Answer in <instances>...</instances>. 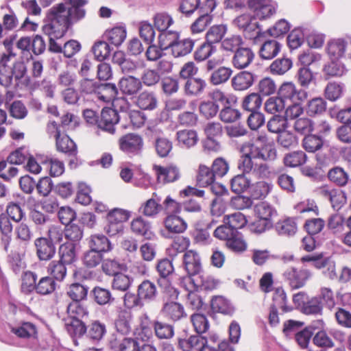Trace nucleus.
<instances>
[{
    "instance_id": "obj_59",
    "label": "nucleus",
    "mask_w": 351,
    "mask_h": 351,
    "mask_svg": "<svg viewBox=\"0 0 351 351\" xmlns=\"http://www.w3.org/2000/svg\"><path fill=\"white\" fill-rule=\"evenodd\" d=\"M323 146L321 136L315 134L306 135L302 141V147L308 152L314 153Z\"/></svg>"
},
{
    "instance_id": "obj_6",
    "label": "nucleus",
    "mask_w": 351,
    "mask_h": 351,
    "mask_svg": "<svg viewBox=\"0 0 351 351\" xmlns=\"http://www.w3.org/2000/svg\"><path fill=\"white\" fill-rule=\"evenodd\" d=\"M130 217V213L127 210L116 208L111 211L107 217L108 226L106 228L107 233L110 236L118 234L123 229L122 223Z\"/></svg>"
},
{
    "instance_id": "obj_22",
    "label": "nucleus",
    "mask_w": 351,
    "mask_h": 351,
    "mask_svg": "<svg viewBox=\"0 0 351 351\" xmlns=\"http://www.w3.org/2000/svg\"><path fill=\"white\" fill-rule=\"evenodd\" d=\"M119 86L121 91L127 95H134L142 88L140 80L132 75L122 77Z\"/></svg>"
},
{
    "instance_id": "obj_61",
    "label": "nucleus",
    "mask_w": 351,
    "mask_h": 351,
    "mask_svg": "<svg viewBox=\"0 0 351 351\" xmlns=\"http://www.w3.org/2000/svg\"><path fill=\"white\" fill-rule=\"evenodd\" d=\"M106 332V326L99 322L92 323L87 332V337L93 343L99 342Z\"/></svg>"
},
{
    "instance_id": "obj_60",
    "label": "nucleus",
    "mask_w": 351,
    "mask_h": 351,
    "mask_svg": "<svg viewBox=\"0 0 351 351\" xmlns=\"http://www.w3.org/2000/svg\"><path fill=\"white\" fill-rule=\"evenodd\" d=\"M195 280L196 287L204 291H212L216 289L219 282L212 276L204 273L199 274Z\"/></svg>"
},
{
    "instance_id": "obj_57",
    "label": "nucleus",
    "mask_w": 351,
    "mask_h": 351,
    "mask_svg": "<svg viewBox=\"0 0 351 351\" xmlns=\"http://www.w3.org/2000/svg\"><path fill=\"white\" fill-rule=\"evenodd\" d=\"M326 102L321 97H315L307 102L306 106V113L309 116L321 114L326 111Z\"/></svg>"
},
{
    "instance_id": "obj_54",
    "label": "nucleus",
    "mask_w": 351,
    "mask_h": 351,
    "mask_svg": "<svg viewBox=\"0 0 351 351\" xmlns=\"http://www.w3.org/2000/svg\"><path fill=\"white\" fill-rule=\"evenodd\" d=\"M206 86V82L201 78H190L185 84V93L189 95H197L203 92Z\"/></svg>"
},
{
    "instance_id": "obj_13",
    "label": "nucleus",
    "mask_w": 351,
    "mask_h": 351,
    "mask_svg": "<svg viewBox=\"0 0 351 351\" xmlns=\"http://www.w3.org/2000/svg\"><path fill=\"white\" fill-rule=\"evenodd\" d=\"M8 327L12 334L21 339H35L37 335L36 326L29 322L10 324Z\"/></svg>"
},
{
    "instance_id": "obj_30",
    "label": "nucleus",
    "mask_w": 351,
    "mask_h": 351,
    "mask_svg": "<svg viewBox=\"0 0 351 351\" xmlns=\"http://www.w3.org/2000/svg\"><path fill=\"white\" fill-rule=\"evenodd\" d=\"M59 256L62 262L66 265H71L76 260V245L68 242L60 245L59 248Z\"/></svg>"
},
{
    "instance_id": "obj_21",
    "label": "nucleus",
    "mask_w": 351,
    "mask_h": 351,
    "mask_svg": "<svg viewBox=\"0 0 351 351\" xmlns=\"http://www.w3.org/2000/svg\"><path fill=\"white\" fill-rule=\"evenodd\" d=\"M112 62L117 64L123 73L129 74L134 73L138 67L136 62L126 58L122 51H116L112 57Z\"/></svg>"
},
{
    "instance_id": "obj_38",
    "label": "nucleus",
    "mask_w": 351,
    "mask_h": 351,
    "mask_svg": "<svg viewBox=\"0 0 351 351\" xmlns=\"http://www.w3.org/2000/svg\"><path fill=\"white\" fill-rule=\"evenodd\" d=\"M14 233L16 239L21 242L20 247L26 248L33 236L29 226L27 223L21 222L16 226Z\"/></svg>"
},
{
    "instance_id": "obj_3",
    "label": "nucleus",
    "mask_w": 351,
    "mask_h": 351,
    "mask_svg": "<svg viewBox=\"0 0 351 351\" xmlns=\"http://www.w3.org/2000/svg\"><path fill=\"white\" fill-rule=\"evenodd\" d=\"M313 274L309 269L288 268L283 273L285 281L292 289H298L304 287Z\"/></svg>"
},
{
    "instance_id": "obj_5",
    "label": "nucleus",
    "mask_w": 351,
    "mask_h": 351,
    "mask_svg": "<svg viewBox=\"0 0 351 351\" xmlns=\"http://www.w3.org/2000/svg\"><path fill=\"white\" fill-rule=\"evenodd\" d=\"M183 265L189 276L183 281L191 282V276L199 274L202 271V263L199 255L194 250L186 251L183 256Z\"/></svg>"
},
{
    "instance_id": "obj_45",
    "label": "nucleus",
    "mask_w": 351,
    "mask_h": 351,
    "mask_svg": "<svg viewBox=\"0 0 351 351\" xmlns=\"http://www.w3.org/2000/svg\"><path fill=\"white\" fill-rule=\"evenodd\" d=\"M276 230L280 235L292 236L297 231V224L293 219L287 218L276 223Z\"/></svg>"
},
{
    "instance_id": "obj_29",
    "label": "nucleus",
    "mask_w": 351,
    "mask_h": 351,
    "mask_svg": "<svg viewBox=\"0 0 351 351\" xmlns=\"http://www.w3.org/2000/svg\"><path fill=\"white\" fill-rule=\"evenodd\" d=\"M66 264L60 260L52 261L47 267V271L54 280L62 281L66 276Z\"/></svg>"
},
{
    "instance_id": "obj_46",
    "label": "nucleus",
    "mask_w": 351,
    "mask_h": 351,
    "mask_svg": "<svg viewBox=\"0 0 351 351\" xmlns=\"http://www.w3.org/2000/svg\"><path fill=\"white\" fill-rule=\"evenodd\" d=\"M180 38L178 32L165 30L159 35V46L162 49H170Z\"/></svg>"
},
{
    "instance_id": "obj_53",
    "label": "nucleus",
    "mask_w": 351,
    "mask_h": 351,
    "mask_svg": "<svg viewBox=\"0 0 351 351\" xmlns=\"http://www.w3.org/2000/svg\"><path fill=\"white\" fill-rule=\"evenodd\" d=\"M133 279L128 275L118 272L113 276L112 287L113 289L125 291L131 286Z\"/></svg>"
},
{
    "instance_id": "obj_24",
    "label": "nucleus",
    "mask_w": 351,
    "mask_h": 351,
    "mask_svg": "<svg viewBox=\"0 0 351 351\" xmlns=\"http://www.w3.org/2000/svg\"><path fill=\"white\" fill-rule=\"evenodd\" d=\"M90 249L100 253L107 252L112 250V245L108 239L103 234L92 235L88 241Z\"/></svg>"
},
{
    "instance_id": "obj_36",
    "label": "nucleus",
    "mask_w": 351,
    "mask_h": 351,
    "mask_svg": "<svg viewBox=\"0 0 351 351\" xmlns=\"http://www.w3.org/2000/svg\"><path fill=\"white\" fill-rule=\"evenodd\" d=\"M280 47V44L275 40L265 41L259 50L261 58L265 60L272 59L279 53Z\"/></svg>"
},
{
    "instance_id": "obj_58",
    "label": "nucleus",
    "mask_w": 351,
    "mask_h": 351,
    "mask_svg": "<svg viewBox=\"0 0 351 351\" xmlns=\"http://www.w3.org/2000/svg\"><path fill=\"white\" fill-rule=\"evenodd\" d=\"M55 280L50 276L41 278L36 287V292L40 295H49L56 290Z\"/></svg>"
},
{
    "instance_id": "obj_19",
    "label": "nucleus",
    "mask_w": 351,
    "mask_h": 351,
    "mask_svg": "<svg viewBox=\"0 0 351 351\" xmlns=\"http://www.w3.org/2000/svg\"><path fill=\"white\" fill-rule=\"evenodd\" d=\"M132 320L133 316L131 313L123 311L119 313L114 324L119 335H128L132 331Z\"/></svg>"
},
{
    "instance_id": "obj_47",
    "label": "nucleus",
    "mask_w": 351,
    "mask_h": 351,
    "mask_svg": "<svg viewBox=\"0 0 351 351\" xmlns=\"http://www.w3.org/2000/svg\"><path fill=\"white\" fill-rule=\"evenodd\" d=\"M117 94V88L114 84H100L97 97L105 102H110L115 99Z\"/></svg>"
},
{
    "instance_id": "obj_12",
    "label": "nucleus",
    "mask_w": 351,
    "mask_h": 351,
    "mask_svg": "<svg viewBox=\"0 0 351 351\" xmlns=\"http://www.w3.org/2000/svg\"><path fill=\"white\" fill-rule=\"evenodd\" d=\"M153 169L158 180L162 183L175 182L180 177V169L174 165H170L166 167L154 165Z\"/></svg>"
},
{
    "instance_id": "obj_56",
    "label": "nucleus",
    "mask_w": 351,
    "mask_h": 351,
    "mask_svg": "<svg viewBox=\"0 0 351 351\" xmlns=\"http://www.w3.org/2000/svg\"><path fill=\"white\" fill-rule=\"evenodd\" d=\"M232 73V71L231 69L221 66L212 73L210 77V82L211 84L216 86L222 84L230 79Z\"/></svg>"
},
{
    "instance_id": "obj_51",
    "label": "nucleus",
    "mask_w": 351,
    "mask_h": 351,
    "mask_svg": "<svg viewBox=\"0 0 351 351\" xmlns=\"http://www.w3.org/2000/svg\"><path fill=\"white\" fill-rule=\"evenodd\" d=\"M160 198H150L147 200L140 208V212L147 217H154L161 210Z\"/></svg>"
},
{
    "instance_id": "obj_62",
    "label": "nucleus",
    "mask_w": 351,
    "mask_h": 351,
    "mask_svg": "<svg viewBox=\"0 0 351 351\" xmlns=\"http://www.w3.org/2000/svg\"><path fill=\"white\" fill-rule=\"evenodd\" d=\"M230 184L232 191L237 194H239L247 189L249 190L250 180L245 174H240L234 176L231 180Z\"/></svg>"
},
{
    "instance_id": "obj_4",
    "label": "nucleus",
    "mask_w": 351,
    "mask_h": 351,
    "mask_svg": "<svg viewBox=\"0 0 351 351\" xmlns=\"http://www.w3.org/2000/svg\"><path fill=\"white\" fill-rule=\"evenodd\" d=\"M278 96L282 99L285 104L287 101L295 104L304 101L308 95L306 90L297 88L293 82H285L278 90Z\"/></svg>"
},
{
    "instance_id": "obj_20",
    "label": "nucleus",
    "mask_w": 351,
    "mask_h": 351,
    "mask_svg": "<svg viewBox=\"0 0 351 351\" xmlns=\"http://www.w3.org/2000/svg\"><path fill=\"white\" fill-rule=\"evenodd\" d=\"M195 42L191 38H179L170 49L171 53L175 58L184 57L192 51Z\"/></svg>"
},
{
    "instance_id": "obj_48",
    "label": "nucleus",
    "mask_w": 351,
    "mask_h": 351,
    "mask_svg": "<svg viewBox=\"0 0 351 351\" xmlns=\"http://www.w3.org/2000/svg\"><path fill=\"white\" fill-rule=\"evenodd\" d=\"M241 151L243 152V155L241 156L239 162V168L243 171V174H252L256 165V164L252 161L254 156L251 155L250 151L245 150V144L243 145Z\"/></svg>"
},
{
    "instance_id": "obj_41",
    "label": "nucleus",
    "mask_w": 351,
    "mask_h": 351,
    "mask_svg": "<svg viewBox=\"0 0 351 351\" xmlns=\"http://www.w3.org/2000/svg\"><path fill=\"white\" fill-rule=\"evenodd\" d=\"M211 308L214 312L228 315L233 312V307L229 301L221 295L215 296L211 300Z\"/></svg>"
},
{
    "instance_id": "obj_39",
    "label": "nucleus",
    "mask_w": 351,
    "mask_h": 351,
    "mask_svg": "<svg viewBox=\"0 0 351 351\" xmlns=\"http://www.w3.org/2000/svg\"><path fill=\"white\" fill-rule=\"evenodd\" d=\"M328 178L330 182L339 186H344L347 184L349 176L341 167H335L328 172Z\"/></svg>"
},
{
    "instance_id": "obj_27",
    "label": "nucleus",
    "mask_w": 351,
    "mask_h": 351,
    "mask_svg": "<svg viewBox=\"0 0 351 351\" xmlns=\"http://www.w3.org/2000/svg\"><path fill=\"white\" fill-rule=\"evenodd\" d=\"M56 146L58 152L69 156H75L77 154L75 143L64 133L56 140Z\"/></svg>"
},
{
    "instance_id": "obj_64",
    "label": "nucleus",
    "mask_w": 351,
    "mask_h": 351,
    "mask_svg": "<svg viewBox=\"0 0 351 351\" xmlns=\"http://www.w3.org/2000/svg\"><path fill=\"white\" fill-rule=\"evenodd\" d=\"M216 52V47L208 42L203 43L194 53V58L197 62L204 61Z\"/></svg>"
},
{
    "instance_id": "obj_43",
    "label": "nucleus",
    "mask_w": 351,
    "mask_h": 351,
    "mask_svg": "<svg viewBox=\"0 0 351 351\" xmlns=\"http://www.w3.org/2000/svg\"><path fill=\"white\" fill-rule=\"evenodd\" d=\"M137 293L142 300H152L156 298L157 291L156 285L153 282L149 280H144L138 286Z\"/></svg>"
},
{
    "instance_id": "obj_55",
    "label": "nucleus",
    "mask_w": 351,
    "mask_h": 351,
    "mask_svg": "<svg viewBox=\"0 0 351 351\" xmlns=\"http://www.w3.org/2000/svg\"><path fill=\"white\" fill-rule=\"evenodd\" d=\"M287 298L285 290L281 288H277L273 295L272 307L280 308L283 312H288L292 310V307L287 305Z\"/></svg>"
},
{
    "instance_id": "obj_18",
    "label": "nucleus",
    "mask_w": 351,
    "mask_h": 351,
    "mask_svg": "<svg viewBox=\"0 0 351 351\" xmlns=\"http://www.w3.org/2000/svg\"><path fill=\"white\" fill-rule=\"evenodd\" d=\"M65 328L76 346L79 344L77 338H80L86 332V325L80 319H66Z\"/></svg>"
},
{
    "instance_id": "obj_35",
    "label": "nucleus",
    "mask_w": 351,
    "mask_h": 351,
    "mask_svg": "<svg viewBox=\"0 0 351 351\" xmlns=\"http://www.w3.org/2000/svg\"><path fill=\"white\" fill-rule=\"evenodd\" d=\"M38 160L40 164L47 165V168L49 169V173L51 176H59L64 171V163L58 159L43 156V157L39 158Z\"/></svg>"
},
{
    "instance_id": "obj_40",
    "label": "nucleus",
    "mask_w": 351,
    "mask_h": 351,
    "mask_svg": "<svg viewBox=\"0 0 351 351\" xmlns=\"http://www.w3.org/2000/svg\"><path fill=\"white\" fill-rule=\"evenodd\" d=\"M346 42L343 39H335L328 44V53L332 60L341 58L346 51Z\"/></svg>"
},
{
    "instance_id": "obj_7",
    "label": "nucleus",
    "mask_w": 351,
    "mask_h": 351,
    "mask_svg": "<svg viewBox=\"0 0 351 351\" xmlns=\"http://www.w3.org/2000/svg\"><path fill=\"white\" fill-rule=\"evenodd\" d=\"M119 145L120 149L125 153L138 154L143 149V140L140 135L130 133L119 138Z\"/></svg>"
},
{
    "instance_id": "obj_14",
    "label": "nucleus",
    "mask_w": 351,
    "mask_h": 351,
    "mask_svg": "<svg viewBox=\"0 0 351 351\" xmlns=\"http://www.w3.org/2000/svg\"><path fill=\"white\" fill-rule=\"evenodd\" d=\"M156 269L159 275V278L157 279L158 286L163 289H167L170 286L169 277L174 269L171 261L167 258L160 260L156 265Z\"/></svg>"
},
{
    "instance_id": "obj_49",
    "label": "nucleus",
    "mask_w": 351,
    "mask_h": 351,
    "mask_svg": "<svg viewBox=\"0 0 351 351\" xmlns=\"http://www.w3.org/2000/svg\"><path fill=\"white\" fill-rule=\"evenodd\" d=\"M271 185L264 181L256 182L250 185L249 193L256 199H261L269 193Z\"/></svg>"
},
{
    "instance_id": "obj_44",
    "label": "nucleus",
    "mask_w": 351,
    "mask_h": 351,
    "mask_svg": "<svg viewBox=\"0 0 351 351\" xmlns=\"http://www.w3.org/2000/svg\"><path fill=\"white\" fill-rule=\"evenodd\" d=\"M141 85L147 87H153L156 86L160 80V75L158 71L153 69H146L141 75Z\"/></svg>"
},
{
    "instance_id": "obj_31",
    "label": "nucleus",
    "mask_w": 351,
    "mask_h": 351,
    "mask_svg": "<svg viewBox=\"0 0 351 351\" xmlns=\"http://www.w3.org/2000/svg\"><path fill=\"white\" fill-rule=\"evenodd\" d=\"M126 29L123 27H115L105 32L104 37L110 44L119 47L125 40Z\"/></svg>"
},
{
    "instance_id": "obj_32",
    "label": "nucleus",
    "mask_w": 351,
    "mask_h": 351,
    "mask_svg": "<svg viewBox=\"0 0 351 351\" xmlns=\"http://www.w3.org/2000/svg\"><path fill=\"white\" fill-rule=\"evenodd\" d=\"M131 229L136 234L143 236L147 239H151L154 237L149 223L142 217H137L132 221Z\"/></svg>"
},
{
    "instance_id": "obj_15",
    "label": "nucleus",
    "mask_w": 351,
    "mask_h": 351,
    "mask_svg": "<svg viewBox=\"0 0 351 351\" xmlns=\"http://www.w3.org/2000/svg\"><path fill=\"white\" fill-rule=\"evenodd\" d=\"M254 53L250 48L241 47L237 49L232 58V64L237 69L247 67L253 61Z\"/></svg>"
},
{
    "instance_id": "obj_8",
    "label": "nucleus",
    "mask_w": 351,
    "mask_h": 351,
    "mask_svg": "<svg viewBox=\"0 0 351 351\" xmlns=\"http://www.w3.org/2000/svg\"><path fill=\"white\" fill-rule=\"evenodd\" d=\"M248 7L258 19H265L276 12V5L271 0H248Z\"/></svg>"
},
{
    "instance_id": "obj_26",
    "label": "nucleus",
    "mask_w": 351,
    "mask_h": 351,
    "mask_svg": "<svg viewBox=\"0 0 351 351\" xmlns=\"http://www.w3.org/2000/svg\"><path fill=\"white\" fill-rule=\"evenodd\" d=\"M162 311L167 317L173 321H178L186 316L183 306L178 302H171L165 304Z\"/></svg>"
},
{
    "instance_id": "obj_63",
    "label": "nucleus",
    "mask_w": 351,
    "mask_h": 351,
    "mask_svg": "<svg viewBox=\"0 0 351 351\" xmlns=\"http://www.w3.org/2000/svg\"><path fill=\"white\" fill-rule=\"evenodd\" d=\"M102 260V254L91 249L84 252L82 256L83 264L88 268L97 267L101 263Z\"/></svg>"
},
{
    "instance_id": "obj_17",
    "label": "nucleus",
    "mask_w": 351,
    "mask_h": 351,
    "mask_svg": "<svg viewBox=\"0 0 351 351\" xmlns=\"http://www.w3.org/2000/svg\"><path fill=\"white\" fill-rule=\"evenodd\" d=\"M207 341V338L202 335H191L188 339H180L178 346L183 351H200Z\"/></svg>"
},
{
    "instance_id": "obj_10",
    "label": "nucleus",
    "mask_w": 351,
    "mask_h": 351,
    "mask_svg": "<svg viewBox=\"0 0 351 351\" xmlns=\"http://www.w3.org/2000/svg\"><path fill=\"white\" fill-rule=\"evenodd\" d=\"M36 253L40 261L51 260L56 254V247L46 237H39L34 240Z\"/></svg>"
},
{
    "instance_id": "obj_52",
    "label": "nucleus",
    "mask_w": 351,
    "mask_h": 351,
    "mask_svg": "<svg viewBox=\"0 0 351 351\" xmlns=\"http://www.w3.org/2000/svg\"><path fill=\"white\" fill-rule=\"evenodd\" d=\"M111 51L112 49L109 44L104 40L97 41L92 47L95 58L98 61L107 59L110 56Z\"/></svg>"
},
{
    "instance_id": "obj_37",
    "label": "nucleus",
    "mask_w": 351,
    "mask_h": 351,
    "mask_svg": "<svg viewBox=\"0 0 351 351\" xmlns=\"http://www.w3.org/2000/svg\"><path fill=\"white\" fill-rule=\"evenodd\" d=\"M176 138L178 143L182 147L186 148L194 146L197 141V134L195 131L191 130H180L176 134Z\"/></svg>"
},
{
    "instance_id": "obj_25",
    "label": "nucleus",
    "mask_w": 351,
    "mask_h": 351,
    "mask_svg": "<svg viewBox=\"0 0 351 351\" xmlns=\"http://www.w3.org/2000/svg\"><path fill=\"white\" fill-rule=\"evenodd\" d=\"M88 287L82 284L75 282L70 285L66 289V295L72 302H82L87 298Z\"/></svg>"
},
{
    "instance_id": "obj_1",
    "label": "nucleus",
    "mask_w": 351,
    "mask_h": 351,
    "mask_svg": "<svg viewBox=\"0 0 351 351\" xmlns=\"http://www.w3.org/2000/svg\"><path fill=\"white\" fill-rule=\"evenodd\" d=\"M67 8L60 3L51 7L47 12L43 32L47 36L61 38L67 32L69 27L85 16L84 10H75Z\"/></svg>"
},
{
    "instance_id": "obj_33",
    "label": "nucleus",
    "mask_w": 351,
    "mask_h": 351,
    "mask_svg": "<svg viewBox=\"0 0 351 351\" xmlns=\"http://www.w3.org/2000/svg\"><path fill=\"white\" fill-rule=\"evenodd\" d=\"M215 178L212 169L204 165H199L196 177L197 183L199 186H208L213 183Z\"/></svg>"
},
{
    "instance_id": "obj_11",
    "label": "nucleus",
    "mask_w": 351,
    "mask_h": 351,
    "mask_svg": "<svg viewBox=\"0 0 351 351\" xmlns=\"http://www.w3.org/2000/svg\"><path fill=\"white\" fill-rule=\"evenodd\" d=\"M119 117L115 110L110 108H106L101 110L98 121V127L110 134L115 131L114 125L118 123Z\"/></svg>"
},
{
    "instance_id": "obj_23",
    "label": "nucleus",
    "mask_w": 351,
    "mask_h": 351,
    "mask_svg": "<svg viewBox=\"0 0 351 351\" xmlns=\"http://www.w3.org/2000/svg\"><path fill=\"white\" fill-rule=\"evenodd\" d=\"M136 104L142 110H152L157 107L158 99L154 93L144 90L137 97Z\"/></svg>"
},
{
    "instance_id": "obj_42",
    "label": "nucleus",
    "mask_w": 351,
    "mask_h": 351,
    "mask_svg": "<svg viewBox=\"0 0 351 351\" xmlns=\"http://www.w3.org/2000/svg\"><path fill=\"white\" fill-rule=\"evenodd\" d=\"M94 301L99 305H106L114 302L110 291L101 287H95L93 291Z\"/></svg>"
},
{
    "instance_id": "obj_9",
    "label": "nucleus",
    "mask_w": 351,
    "mask_h": 351,
    "mask_svg": "<svg viewBox=\"0 0 351 351\" xmlns=\"http://www.w3.org/2000/svg\"><path fill=\"white\" fill-rule=\"evenodd\" d=\"M109 346L114 351H139V345L135 339L123 337L118 333L111 335Z\"/></svg>"
},
{
    "instance_id": "obj_16",
    "label": "nucleus",
    "mask_w": 351,
    "mask_h": 351,
    "mask_svg": "<svg viewBox=\"0 0 351 351\" xmlns=\"http://www.w3.org/2000/svg\"><path fill=\"white\" fill-rule=\"evenodd\" d=\"M255 79L256 75L254 73L245 71H241L232 78V86L235 90H245L252 86Z\"/></svg>"
},
{
    "instance_id": "obj_34",
    "label": "nucleus",
    "mask_w": 351,
    "mask_h": 351,
    "mask_svg": "<svg viewBox=\"0 0 351 351\" xmlns=\"http://www.w3.org/2000/svg\"><path fill=\"white\" fill-rule=\"evenodd\" d=\"M153 328L155 335L159 339H169L174 335L173 326L161 321H153Z\"/></svg>"
},
{
    "instance_id": "obj_50",
    "label": "nucleus",
    "mask_w": 351,
    "mask_h": 351,
    "mask_svg": "<svg viewBox=\"0 0 351 351\" xmlns=\"http://www.w3.org/2000/svg\"><path fill=\"white\" fill-rule=\"evenodd\" d=\"M81 302H71L66 307L67 319H80L88 313L86 308Z\"/></svg>"
},
{
    "instance_id": "obj_2",
    "label": "nucleus",
    "mask_w": 351,
    "mask_h": 351,
    "mask_svg": "<svg viewBox=\"0 0 351 351\" xmlns=\"http://www.w3.org/2000/svg\"><path fill=\"white\" fill-rule=\"evenodd\" d=\"M245 150L250 151L254 158L263 160H274L276 157V150L265 134L258 135L254 143H245Z\"/></svg>"
},
{
    "instance_id": "obj_28",
    "label": "nucleus",
    "mask_w": 351,
    "mask_h": 351,
    "mask_svg": "<svg viewBox=\"0 0 351 351\" xmlns=\"http://www.w3.org/2000/svg\"><path fill=\"white\" fill-rule=\"evenodd\" d=\"M165 228L171 232L182 233L187 228L186 222L176 215H169L164 221Z\"/></svg>"
}]
</instances>
